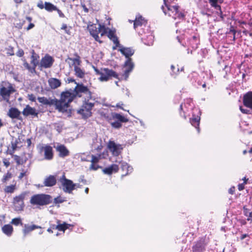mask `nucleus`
Wrapping results in <instances>:
<instances>
[{"instance_id": "nucleus-61", "label": "nucleus", "mask_w": 252, "mask_h": 252, "mask_svg": "<svg viewBox=\"0 0 252 252\" xmlns=\"http://www.w3.org/2000/svg\"><path fill=\"white\" fill-rule=\"evenodd\" d=\"M67 81L68 83H70V82H75V83H76L75 82V80L74 79H72V78H68L67 79Z\"/></svg>"}, {"instance_id": "nucleus-25", "label": "nucleus", "mask_w": 252, "mask_h": 252, "mask_svg": "<svg viewBox=\"0 0 252 252\" xmlns=\"http://www.w3.org/2000/svg\"><path fill=\"white\" fill-rule=\"evenodd\" d=\"M56 183V178L54 176H49L46 178L44 181V186L52 187L54 186Z\"/></svg>"}, {"instance_id": "nucleus-44", "label": "nucleus", "mask_w": 252, "mask_h": 252, "mask_svg": "<svg viewBox=\"0 0 252 252\" xmlns=\"http://www.w3.org/2000/svg\"><path fill=\"white\" fill-rule=\"evenodd\" d=\"M109 122L111 124L112 126L114 128H118L122 126L121 123L119 121H116V122H111L110 121Z\"/></svg>"}, {"instance_id": "nucleus-4", "label": "nucleus", "mask_w": 252, "mask_h": 252, "mask_svg": "<svg viewBox=\"0 0 252 252\" xmlns=\"http://www.w3.org/2000/svg\"><path fill=\"white\" fill-rule=\"evenodd\" d=\"M15 92L13 85L7 81H2L0 84V101L9 102L11 94Z\"/></svg>"}, {"instance_id": "nucleus-34", "label": "nucleus", "mask_w": 252, "mask_h": 252, "mask_svg": "<svg viewBox=\"0 0 252 252\" xmlns=\"http://www.w3.org/2000/svg\"><path fill=\"white\" fill-rule=\"evenodd\" d=\"M144 43L147 45H151L154 42V37L152 33H150L146 37L142 38Z\"/></svg>"}, {"instance_id": "nucleus-38", "label": "nucleus", "mask_w": 252, "mask_h": 252, "mask_svg": "<svg viewBox=\"0 0 252 252\" xmlns=\"http://www.w3.org/2000/svg\"><path fill=\"white\" fill-rule=\"evenodd\" d=\"M45 9L49 12H52L57 10V7L50 2H45Z\"/></svg>"}, {"instance_id": "nucleus-40", "label": "nucleus", "mask_w": 252, "mask_h": 252, "mask_svg": "<svg viewBox=\"0 0 252 252\" xmlns=\"http://www.w3.org/2000/svg\"><path fill=\"white\" fill-rule=\"evenodd\" d=\"M122 169L123 171H126V174H127L128 173H130L132 172V168L129 166L127 163L123 162L122 163Z\"/></svg>"}, {"instance_id": "nucleus-50", "label": "nucleus", "mask_w": 252, "mask_h": 252, "mask_svg": "<svg viewBox=\"0 0 252 252\" xmlns=\"http://www.w3.org/2000/svg\"><path fill=\"white\" fill-rule=\"evenodd\" d=\"M209 0L211 3V5L215 7H219V8H220L219 6H217V2L218 1V0Z\"/></svg>"}, {"instance_id": "nucleus-56", "label": "nucleus", "mask_w": 252, "mask_h": 252, "mask_svg": "<svg viewBox=\"0 0 252 252\" xmlns=\"http://www.w3.org/2000/svg\"><path fill=\"white\" fill-rule=\"evenodd\" d=\"M34 27V25L32 23H30L28 27L27 28V30L29 31Z\"/></svg>"}, {"instance_id": "nucleus-41", "label": "nucleus", "mask_w": 252, "mask_h": 252, "mask_svg": "<svg viewBox=\"0 0 252 252\" xmlns=\"http://www.w3.org/2000/svg\"><path fill=\"white\" fill-rule=\"evenodd\" d=\"M99 114L102 118L107 121L110 122V121H111V114L109 116L108 114L103 111H100Z\"/></svg>"}, {"instance_id": "nucleus-6", "label": "nucleus", "mask_w": 252, "mask_h": 252, "mask_svg": "<svg viewBox=\"0 0 252 252\" xmlns=\"http://www.w3.org/2000/svg\"><path fill=\"white\" fill-rule=\"evenodd\" d=\"M51 196L44 194H38L33 195L30 200V203L34 205L43 206L50 203Z\"/></svg>"}, {"instance_id": "nucleus-36", "label": "nucleus", "mask_w": 252, "mask_h": 252, "mask_svg": "<svg viewBox=\"0 0 252 252\" xmlns=\"http://www.w3.org/2000/svg\"><path fill=\"white\" fill-rule=\"evenodd\" d=\"M68 61H70L72 63V65L74 66L80 65L81 63V60L80 57L76 55V57L75 58H68L66 60V62Z\"/></svg>"}, {"instance_id": "nucleus-8", "label": "nucleus", "mask_w": 252, "mask_h": 252, "mask_svg": "<svg viewBox=\"0 0 252 252\" xmlns=\"http://www.w3.org/2000/svg\"><path fill=\"white\" fill-rule=\"evenodd\" d=\"M60 182L62 186L63 189L65 192L70 193L75 189V187H79V186L74 184L71 180L66 179L64 175H63L60 178Z\"/></svg>"}, {"instance_id": "nucleus-28", "label": "nucleus", "mask_w": 252, "mask_h": 252, "mask_svg": "<svg viewBox=\"0 0 252 252\" xmlns=\"http://www.w3.org/2000/svg\"><path fill=\"white\" fill-rule=\"evenodd\" d=\"M37 228H41V227L34 224L31 226L28 224H25L24 228L23 230L24 236H26L29 233Z\"/></svg>"}, {"instance_id": "nucleus-30", "label": "nucleus", "mask_w": 252, "mask_h": 252, "mask_svg": "<svg viewBox=\"0 0 252 252\" xmlns=\"http://www.w3.org/2000/svg\"><path fill=\"white\" fill-rule=\"evenodd\" d=\"M20 112L16 108H11L8 112V115L11 118H18L20 115Z\"/></svg>"}, {"instance_id": "nucleus-35", "label": "nucleus", "mask_w": 252, "mask_h": 252, "mask_svg": "<svg viewBox=\"0 0 252 252\" xmlns=\"http://www.w3.org/2000/svg\"><path fill=\"white\" fill-rule=\"evenodd\" d=\"M235 31L232 27H231L230 30L228 32H226V37L228 38L229 42L234 41L235 39Z\"/></svg>"}, {"instance_id": "nucleus-17", "label": "nucleus", "mask_w": 252, "mask_h": 252, "mask_svg": "<svg viewBox=\"0 0 252 252\" xmlns=\"http://www.w3.org/2000/svg\"><path fill=\"white\" fill-rule=\"evenodd\" d=\"M243 104L252 110V91L248 92L244 95Z\"/></svg>"}, {"instance_id": "nucleus-31", "label": "nucleus", "mask_w": 252, "mask_h": 252, "mask_svg": "<svg viewBox=\"0 0 252 252\" xmlns=\"http://www.w3.org/2000/svg\"><path fill=\"white\" fill-rule=\"evenodd\" d=\"M49 84L51 88L56 89L61 85V82L59 80L56 78H50L49 81Z\"/></svg>"}, {"instance_id": "nucleus-2", "label": "nucleus", "mask_w": 252, "mask_h": 252, "mask_svg": "<svg viewBox=\"0 0 252 252\" xmlns=\"http://www.w3.org/2000/svg\"><path fill=\"white\" fill-rule=\"evenodd\" d=\"M164 0V5L161 8L165 15H168L175 20L183 19L185 15L178 5H169L166 0Z\"/></svg>"}, {"instance_id": "nucleus-16", "label": "nucleus", "mask_w": 252, "mask_h": 252, "mask_svg": "<svg viewBox=\"0 0 252 252\" xmlns=\"http://www.w3.org/2000/svg\"><path fill=\"white\" fill-rule=\"evenodd\" d=\"M116 31L115 30H110L108 32L107 36L111 40L115 46L113 47V49L115 50L117 49V47L119 46V42L117 37L115 34Z\"/></svg>"}, {"instance_id": "nucleus-19", "label": "nucleus", "mask_w": 252, "mask_h": 252, "mask_svg": "<svg viewBox=\"0 0 252 252\" xmlns=\"http://www.w3.org/2000/svg\"><path fill=\"white\" fill-rule=\"evenodd\" d=\"M57 225L55 226V228L63 232H64L65 230L70 229V227L72 228L74 226L73 224L67 223L65 222L61 223V221L59 220H57Z\"/></svg>"}, {"instance_id": "nucleus-9", "label": "nucleus", "mask_w": 252, "mask_h": 252, "mask_svg": "<svg viewBox=\"0 0 252 252\" xmlns=\"http://www.w3.org/2000/svg\"><path fill=\"white\" fill-rule=\"evenodd\" d=\"M94 106V103L85 101L81 107L78 110V113L84 119L89 118L92 116L91 111Z\"/></svg>"}, {"instance_id": "nucleus-22", "label": "nucleus", "mask_w": 252, "mask_h": 252, "mask_svg": "<svg viewBox=\"0 0 252 252\" xmlns=\"http://www.w3.org/2000/svg\"><path fill=\"white\" fill-rule=\"evenodd\" d=\"M22 114L25 116L29 115L37 116V113L36 112L35 108L31 107L29 105H27L24 109Z\"/></svg>"}, {"instance_id": "nucleus-21", "label": "nucleus", "mask_w": 252, "mask_h": 252, "mask_svg": "<svg viewBox=\"0 0 252 252\" xmlns=\"http://www.w3.org/2000/svg\"><path fill=\"white\" fill-rule=\"evenodd\" d=\"M56 151L59 153L60 157L64 158L69 155V151L63 145H59L56 147Z\"/></svg>"}, {"instance_id": "nucleus-12", "label": "nucleus", "mask_w": 252, "mask_h": 252, "mask_svg": "<svg viewBox=\"0 0 252 252\" xmlns=\"http://www.w3.org/2000/svg\"><path fill=\"white\" fill-rule=\"evenodd\" d=\"M25 195V193H22L14 198L13 204L16 211L23 210L24 207V199Z\"/></svg>"}, {"instance_id": "nucleus-10", "label": "nucleus", "mask_w": 252, "mask_h": 252, "mask_svg": "<svg viewBox=\"0 0 252 252\" xmlns=\"http://www.w3.org/2000/svg\"><path fill=\"white\" fill-rule=\"evenodd\" d=\"M40 154H43L44 158L46 160H51L53 158V148L47 144H39L37 146Z\"/></svg>"}, {"instance_id": "nucleus-48", "label": "nucleus", "mask_w": 252, "mask_h": 252, "mask_svg": "<svg viewBox=\"0 0 252 252\" xmlns=\"http://www.w3.org/2000/svg\"><path fill=\"white\" fill-rule=\"evenodd\" d=\"M64 201V199H63L62 197H61L60 196H59L58 197H56L54 199V202L55 203H62Z\"/></svg>"}, {"instance_id": "nucleus-33", "label": "nucleus", "mask_w": 252, "mask_h": 252, "mask_svg": "<svg viewBox=\"0 0 252 252\" xmlns=\"http://www.w3.org/2000/svg\"><path fill=\"white\" fill-rule=\"evenodd\" d=\"M79 65L75 66L74 68L75 75L80 78H83L85 75V71L81 69Z\"/></svg>"}, {"instance_id": "nucleus-1", "label": "nucleus", "mask_w": 252, "mask_h": 252, "mask_svg": "<svg viewBox=\"0 0 252 252\" xmlns=\"http://www.w3.org/2000/svg\"><path fill=\"white\" fill-rule=\"evenodd\" d=\"M75 97V93L70 91L63 92L61 94L60 100L56 99L55 106L56 109L59 112H64L67 111L69 107V104L72 101Z\"/></svg>"}, {"instance_id": "nucleus-15", "label": "nucleus", "mask_w": 252, "mask_h": 252, "mask_svg": "<svg viewBox=\"0 0 252 252\" xmlns=\"http://www.w3.org/2000/svg\"><path fill=\"white\" fill-rule=\"evenodd\" d=\"M72 91V92L75 93V96L80 93H84L88 95V97H91L90 92L89 91L87 87H85L83 85L77 84V86H76L74 90Z\"/></svg>"}, {"instance_id": "nucleus-14", "label": "nucleus", "mask_w": 252, "mask_h": 252, "mask_svg": "<svg viewBox=\"0 0 252 252\" xmlns=\"http://www.w3.org/2000/svg\"><path fill=\"white\" fill-rule=\"evenodd\" d=\"M118 50L124 55L126 58L130 59L129 57L132 56L134 53V51L130 48L124 47L119 44Z\"/></svg>"}, {"instance_id": "nucleus-60", "label": "nucleus", "mask_w": 252, "mask_h": 252, "mask_svg": "<svg viewBox=\"0 0 252 252\" xmlns=\"http://www.w3.org/2000/svg\"><path fill=\"white\" fill-rule=\"evenodd\" d=\"M37 63H38L37 61H35L34 60H33L32 61V63L33 64V67H35L36 66V64H37Z\"/></svg>"}, {"instance_id": "nucleus-32", "label": "nucleus", "mask_w": 252, "mask_h": 252, "mask_svg": "<svg viewBox=\"0 0 252 252\" xmlns=\"http://www.w3.org/2000/svg\"><path fill=\"white\" fill-rule=\"evenodd\" d=\"M2 231L5 235L10 236L12 234L13 229L11 225L6 224L2 227Z\"/></svg>"}, {"instance_id": "nucleus-42", "label": "nucleus", "mask_w": 252, "mask_h": 252, "mask_svg": "<svg viewBox=\"0 0 252 252\" xmlns=\"http://www.w3.org/2000/svg\"><path fill=\"white\" fill-rule=\"evenodd\" d=\"M11 223L15 225H18L19 224L22 225V220L20 218H16L12 220Z\"/></svg>"}, {"instance_id": "nucleus-54", "label": "nucleus", "mask_w": 252, "mask_h": 252, "mask_svg": "<svg viewBox=\"0 0 252 252\" xmlns=\"http://www.w3.org/2000/svg\"><path fill=\"white\" fill-rule=\"evenodd\" d=\"M55 11H57V12L60 17H64V15L63 14V13L59 9L57 8V10H56Z\"/></svg>"}, {"instance_id": "nucleus-63", "label": "nucleus", "mask_w": 252, "mask_h": 252, "mask_svg": "<svg viewBox=\"0 0 252 252\" xmlns=\"http://www.w3.org/2000/svg\"><path fill=\"white\" fill-rule=\"evenodd\" d=\"M123 105V104H122H122H121V103H118V104H117V105H116V106H117V107H119L120 108H121V109H122L124 110L123 108L121 106V105Z\"/></svg>"}, {"instance_id": "nucleus-51", "label": "nucleus", "mask_w": 252, "mask_h": 252, "mask_svg": "<svg viewBox=\"0 0 252 252\" xmlns=\"http://www.w3.org/2000/svg\"><path fill=\"white\" fill-rule=\"evenodd\" d=\"M24 52L22 49H19L16 53L17 56L18 57H22L24 55Z\"/></svg>"}, {"instance_id": "nucleus-58", "label": "nucleus", "mask_w": 252, "mask_h": 252, "mask_svg": "<svg viewBox=\"0 0 252 252\" xmlns=\"http://www.w3.org/2000/svg\"><path fill=\"white\" fill-rule=\"evenodd\" d=\"M234 190H235V188L234 187H232L229 190V192L231 194H233L234 193Z\"/></svg>"}, {"instance_id": "nucleus-57", "label": "nucleus", "mask_w": 252, "mask_h": 252, "mask_svg": "<svg viewBox=\"0 0 252 252\" xmlns=\"http://www.w3.org/2000/svg\"><path fill=\"white\" fill-rule=\"evenodd\" d=\"M3 164L6 167H8L10 165L9 162L6 159L4 160Z\"/></svg>"}, {"instance_id": "nucleus-45", "label": "nucleus", "mask_w": 252, "mask_h": 252, "mask_svg": "<svg viewBox=\"0 0 252 252\" xmlns=\"http://www.w3.org/2000/svg\"><path fill=\"white\" fill-rule=\"evenodd\" d=\"M24 65L31 72L33 73L35 72L34 67H30L27 63H25Z\"/></svg>"}, {"instance_id": "nucleus-24", "label": "nucleus", "mask_w": 252, "mask_h": 252, "mask_svg": "<svg viewBox=\"0 0 252 252\" xmlns=\"http://www.w3.org/2000/svg\"><path fill=\"white\" fill-rule=\"evenodd\" d=\"M119 170V166L116 164H112L111 166L103 169V172L105 174L110 175L117 172Z\"/></svg>"}, {"instance_id": "nucleus-62", "label": "nucleus", "mask_w": 252, "mask_h": 252, "mask_svg": "<svg viewBox=\"0 0 252 252\" xmlns=\"http://www.w3.org/2000/svg\"><path fill=\"white\" fill-rule=\"evenodd\" d=\"M224 69L226 70V72L230 71L229 67L226 65H225Z\"/></svg>"}, {"instance_id": "nucleus-52", "label": "nucleus", "mask_w": 252, "mask_h": 252, "mask_svg": "<svg viewBox=\"0 0 252 252\" xmlns=\"http://www.w3.org/2000/svg\"><path fill=\"white\" fill-rule=\"evenodd\" d=\"M37 7H39L40 9H43L45 8V4L44 5L42 1H40L37 3Z\"/></svg>"}, {"instance_id": "nucleus-5", "label": "nucleus", "mask_w": 252, "mask_h": 252, "mask_svg": "<svg viewBox=\"0 0 252 252\" xmlns=\"http://www.w3.org/2000/svg\"><path fill=\"white\" fill-rule=\"evenodd\" d=\"M88 29L90 34L94 38L95 40L99 42L101 41L99 40L98 34L102 36L107 32V29L105 27L100 24H99L98 27L95 24L89 25L88 26Z\"/></svg>"}, {"instance_id": "nucleus-53", "label": "nucleus", "mask_w": 252, "mask_h": 252, "mask_svg": "<svg viewBox=\"0 0 252 252\" xmlns=\"http://www.w3.org/2000/svg\"><path fill=\"white\" fill-rule=\"evenodd\" d=\"M244 185L245 184L244 183L242 184H239L238 186V189L241 191L244 189Z\"/></svg>"}, {"instance_id": "nucleus-64", "label": "nucleus", "mask_w": 252, "mask_h": 252, "mask_svg": "<svg viewBox=\"0 0 252 252\" xmlns=\"http://www.w3.org/2000/svg\"><path fill=\"white\" fill-rule=\"evenodd\" d=\"M26 19H27V20H28L29 22H31L32 21V18L31 17H27L26 18Z\"/></svg>"}, {"instance_id": "nucleus-59", "label": "nucleus", "mask_w": 252, "mask_h": 252, "mask_svg": "<svg viewBox=\"0 0 252 252\" xmlns=\"http://www.w3.org/2000/svg\"><path fill=\"white\" fill-rule=\"evenodd\" d=\"M10 56H12L14 54V51H13V49L12 48H10V51L8 53Z\"/></svg>"}, {"instance_id": "nucleus-20", "label": "nucleus", "mask_w": 252, "mask_h": 252, "mask_svg": "<svg viewBox=\"0 0 252 252\" xmlns=\"http://www.w3.org/2000/svg\"><path fill=\"white\" fill-rule=\"evenodd\" d=\"M134 67V64L131 61V59H128L125 62L124 67L125 68V75L126 79L128 77V73L131 71Z\"/></svg>"}, {"instance_id": "nucleus-46", "label": "nucleus", "mask_w": 252, "mask_h": 252, "mask_svg": "<svg viewBox=\"0 0 252 252\" xmlns=\"http://www.w3.org/2000/svg\"><path fill=\"white\" fill-rule=\"evenodd\" d=\"M11 174L9 173H6L3 177V179H2V182L3 183H6L7 181L10 178H11Z\"/></svg>"}, {"instance_id": "nucleus-47", "label": "nucleus", "mask_w": 252, "mask_h": 252, "mask_svg": "<svg viewBox=\"0 0 252 252\" xmlns=\"http://www.w3.org/2000/svg\"><path fill=\"white\" fill-rule=\"evenodd\" d=\"M245 238H247V241H249V240L250 239V235L247 234H242L240 237V239L241 240H243Z\"/></svg>"}, {"instance_id": "nucleus-3", "label": "nucleus", "mask_w": 252, "mask_h": 252, "mask_svg": "<svg viewBox=\"0 0 252 252\" xmlns=\"http://www.w3.org/2000/svg\"><path fill=\"white\" fill-rule=\"evenodd\" d=\"M107 151H104L103 153L97 154V155H88L86 156L85 154H82L80 155V158L82 161H90L91 164L90 166V169L92 170H96L100 168V166L97 164V163L100 159L105 158L108 157Z\"/></svg>"}, {"instance_id": "nucleus-11", "label": "nucleus", "mask_w": 252, "mask_h": 252, "mask_svg": "<svg viewBox=\"0 0 252 252\" xmlns=\"http://www.w3.org/2000/svg\"><path fill=\"white\" fill-rule=\"evenodd\" d=\"M107 147L114 156H118L123 149L121 144H117L112 140L108 141L107 144Z\"/></svg>"}, {"instance_id": "nucleus-43", "label": "nucleus", "mask_w": 252, "mask_h": 252, "mask_svg": "<svg viewBox=\"0 0 252 252\" xmlns=\"http://www.w3.org/2000/svg\"><path fill=\"white\" fill-rule=\"evenodd\" d=\"M61 29L64 30L65 33H67V34H68V35L71 34V27H68L66 24H63L62 25Z\"/></svg>"}, {"instance_id": "nucleus-26", "label": "nucleus", "mask_w": 252, "mask_h": 252, "mask_svg": "<svg viewBox=\"0 0 252 252\" xmlns=\"http://www.w3.org/2000/svg\"><path fill=\"white\" fill-rule=\"evenodd\" d=\"M38 101L44 105H55L56 99L47 98L45 97H39L37 98Z\"/></svg>"}, {"instance_id": "nucleus-37", "label": "nucleus", "mask_w": 252, "mask_h": 252, "mask_svg": "<svg viewBox=\"0 0 252 252\" xmlns=\"http://www.w3.org/2000/svg\"><path fill=\"white\" fill-rule=\"evenodd\" d=\"M16 189V183L9 186H6L4 189V191L7 193H12Z\"/></svg>"}, {"instance_id": "nucleus-49", "label": "nucleus", "mask_w": 252, "mask_h": 252, "mask_svg": "<svg viewBox=\"0 0 252 252\" xmlns=\"http://www.w3.org/2000/svg\"><path fill=\"white\" fill-rule=\"evenodd\" d=\"M240 110L242 113L244 114H249L250 110L244 108L242 106H240Z\"/></svg>"}, {"instance_id": "nucleus-23", "label": "nucleus", "mask_w": 252, "mask_h": 252, "mask_svg": "<svg viewBox=\"0 0 252 252\" xmlns=\"http://www.w3.org/2000/svg\"><path fill=\"white\" fill-rule=\"evenodd\" d=\"M147 24V21L142 16H136L134 22V28L136 29L139 27L145 26Z\"/></svg>"}, {"instance_id": "nucleus-7", "label": "nucleus", "mask_w": 252, "mask_h": 252, "mask_svg": "<svg viewBox=\"0 0 252 252\" xmlns=\"http://www.w3.org/2000/svg\"><path fill=\"white\" fill-rule=\"evenodd\" d=\"M96 74L99 75L100 76L99 80L100 81H107L111 77H113L115 78L118 77L117 73L112 70H110L107 68L102 69L101 71H99L97 69L94 67Z\"/></svg>"}, {"instance_id": "nucleus-55", "label": "nucleus", "mask_w": 252, "mask_h": 252, "mask_svg": "<svg viewBox=\"0 0 252 252\" xmlns=\"http://www.w3.org/2000/svg\"><path fill=\"white\" fill-rule=\"evenodd\" d=\"M29 98L30 100L32 101H35V97L33 94L29 95Z\"/></svg>"}, {"instance_id": "nucleus-29", "label": "nucleus", "mask_w": 252, "mask_h": 252, "mask_svg": "<svg viewBox=\"0 0 252 252\" xmlns=\"http://www.w3.org/2000/svg\"><path fill=\"white\" fill-rule=\"evenodd\" d=\"M117 120L121 123L127 122L128 121V119L126 118L124 116L116 113H111V120Z\"/></svg>"}, {"instance_id": "nucleus-27", "label": "nucleus", "mask_w": 252, "mask_h": 252, "mask_svg": "<svg viewBox=\"0 0 252 252\" xmlns=\"http://www.w3.org/2000/svg\"><path fill=\"white\" fill-rule=\"evenodd\" d=\"M102 148V145L101 143L100 139H95L94 140L93 143L92 144V151L93 152L94 151L96 150L97 151H99L101 150Z\"/></svg>"}, {"instance_id": "nucleus-18", "label": "nucleus", "mask_w": 252, "mask_h": 252, "mask_svg": "<svg viewBox=\"0 0 252 252\" xmlns=\"http://www.w3.org/2000/svg\"><path fill=\"white\" fill-rule=\"evenodd\" d=\"M53 63V58L48 55L43 58L40 62V65L44 68H48L51 66Z\"/></svg>"}, {"instance_id": "nucleus-39", "label": "nucleus", "mask_w": 252, "mask_h": 252, "mask_svg": "<svg viewBox=\"0 0 252 252\" xmlns=\"http://www.w3.org/2000/svg\"><path fill=\"white\" fill-rule=\"evenodd\" d=\"M244 214L247 217V220L252 222V211L250 212L245 207H243Z\"/></svg>"}, {"instance_id": "nucleus-13", "label": "nucleus", "mask_w": 252, "mask_h": 252, "mask_svg": "<svg viewBox=\"0 0 252 252\" xmlns=\"http://www.w3.org/2000/svg\"><path fill=\"white\" fill-rule=\"evenodd\" d=\"M200 112L198 109H195L193 113L192 117L191 118L190 122L191 124L197 128L198 132L199 131L198 127L200 122Z\"/></svg>"}]
</instances>
